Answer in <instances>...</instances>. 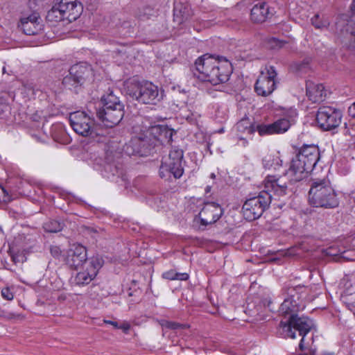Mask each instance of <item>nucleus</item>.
<instances>
[{
  "instance_id": "6e6552de",
  "label": "nucleus",
  "mask_w": 355,
  "mask_h": 355,
  "mask_svg": "<svg viewBox=\"0 0 355 355\" xmlns=\"http://www.w3.org/2000/svg\"><path fill=\"white\" fill-rule=\"evenodd\" d=\"M185 164L184 151L176 146L172 147L168 155L162 157L159 170L160 178L167 180L171 178L180 179L184 174Z\"/></svg>"
},
{
  "instance_id": "f257e3e1",
  "label": "nucleus",
  "mask_w": 355,
  "mask_h": 355,
  "mask_svg": "<svg viewBox=\"0 0 355 355\" xmlns=\"http://www.w3.org/2000/svg\"><path fill=\"white\" fill-rule=\"evenodd\" d=\"M175 131L166 125H147L142 121L132 127L134 135L123 147L128 155H138L146 157L153 153L155 148L160 145L171 144Z\"/></svg>"
},
{
  "instance_id": "9d476101",
  "label": "nucleus",
  "mask_w": 355,
  "mask_h": 355,
  "mask_svg": "<svg viewBox=\"0 0 355 355\" xmlns=\"http://www.w3.org/2000/svg\"><path fill=\"white\" fill-rule=\"evenodd\" d=\"M92 73L91 68L83 64L71 67L69 74L62 80L64 87L75 93H78L87 77Z\"/></svg>"
},
{
  "instance_id": "423d86ee",
  "label": "nucleus",
  "mask_w": 355,
  "mask_h": 355,
  "mask_svg": "<svg viewBox=\"0 0 355 355\" xmlns=\"http://www.w3.org/2000/svg\"><path fill=\"white\" fill-rule=\"evenodd\" d=\"M195 66L198 78L214 85L226 83L233 71L231 62L226 58L209 53L198 58Z\"/></svg>"
},
{
  "instance_id": "473e14b6",
  "label": "nucleus",
  "mask_w": 355,
  "mask_h": 355,
  "mask_svg": "<svg viewBox=\"0 0 355 355\" xmlns=\"http://www.w3.org/2000/svg\"><path fill=\"white\" fill-rule=\"evenodd\" d=\"M311 24L312 25L318 29H322L324 28H327L329 25V23L327 21H322L319 15H315L311 18Z\"/></svg>"
},
{
  "instance_id": "f3484780",
  "label": "nucleus",
  "mask_w": 355,
  "mask_h": 355,
  "mask_svg": "<svg viewBox=\"0 0 355 355\" xmlns=\"http://www.w3.org/2000/svg\"><path fill=\"white\" fill-rule=\"evenodd\" d=\"M39 19V14L37 12H33L27 17H21L18 27L27 35H36L42 28Z\"/></svg>"
},
{
  "instance_id": "a18cd8bd",
  "label": "nucleus",
  "mask_w": 355,
  "mask_h": 355,
  "mask_svg": "<svg viewBox=\"0 0 355 355\" xmlns=\"http://www.w3.org/2000/svg\"><path fill=\"white\" fill-rule=\"evenodd\" d=\"M349 48L355 50V39L349 44Z\"/></svg>"
},
{
  "instance_id": "de8ad7c7",
  "label": "nucleus",
  "mask_w": 355,
  "mask_h": 355,
  "mask_svg": "<svg viewBox=\"0 0 355 355\" xmlns=\"http://www.w3.org/2000/svg\"><path fill=\"white\" fill-rule=\"evenodd\" d=\"M352 110H355V102L352 103V106L349 107V113H352Z\"/></svg>"
},
{
  "instance_id": "bb28decb",
  "label": "nucleus",
  "mask_w": 355,
  "mask_h": 355,
  "mask_svg": "<svg viewBox=\"0 0 355 355\" xmlns=\"http://www.w3.org/2000/svg\"><path fill=\"white\" fill-rule=\"evenodd\" d=\"M51 135L54 141L64 144L67 141L68 137L62 124H55L51 128Z\"/></svg>"
},
{
  "instance_id": "7ed1b4c3",
  "label": "nucleus",
  "mask_w": 355,
  "mask_h": 355,
  "mask_svg": "<svg viewBox=\"0 0 355 355\" xmlns=\"http://www.w3.org/2000/svg\"><path fill=\"white\" fill-rule=\"evenodd\" d=\"M265 189L257 196L248 199L242 207L243 217L248 221L259 218L268 207L272 201V195L284 197L291 193L288 191L287 182L282 177L268 175L264 180Z\"/></svg>"
},
{
  "instance_id": "f8f14e48",
  "label": "nucleus",
  "mask_w": 355,
  "mask_h": 355,
  "mask_svg": "<svg viewBox=\"0 0 355 355\" xmlns=\"http://www.w3.org/2000/svg\"><path fill=\"white\" fill-rule=\"evenodd\" d=\"M69 120L73 130L83 137H87L93 132L94 119L83 111H76L69 114Z\"/></svg>"
},
{
  "instance_id": "f03ea898",
  "label": "nucleus",
  "mask_w": 355,
  "mask_h": 355,
  "mask_svg": "<svg viewBox=\"0 0 355 355\" xmlns=\"http://www.w3.org/2000/svg\"><path fill=\"white\" fill-rule=\"evenodd\" d=\"M304 308L303 302L285 298L278 311L279 315L288 318L286 321L280 322L279 324V334L284 337L295 338L296 337L295 331H298L299 336L302 337L299 344L301 351H304L305 349L304 343L306 334L313 327L312 320L308 317L297 315V313Z\"/></svg>"
},
{
  "instance_id": "09e8293b",
  "label": "nucleus",
  "mask_w": 355,
  "mask_h": 355,
  "mask_svg": "<svg viewBox=\"0 0 355 355\" xmlns=\"http://www.w3.org/2000/svg\"><path fill=\"white\" fill-rule=\"evenodd\" d=\"M11 257H12V261H13L15 263H17L19 261V260H18V259H17V257L16 255L13 254V255H12V256H11Z\"/></svg>"
},
{
  "instance_id": "4c0bfd02",
  "label": "nucleus",
  "mask_w": 355,
  "mask_h": 355,
  "mask_svg": "<svg viewBox=\"0 0 355 355\" xmlns=\"http://www.w3.org/2000/svg\"><path fill=\"white\" fill-rule=\"evenodd\" d=\"M1 296L6 300H12L14 297V294L9 287H5L1 290Z\"/></svg>"
},
{
  "instance_id": "cd10ccee",
  "label": "nucleus",
  "mask_w": 355,
  "mask_h": 355,
  "mask_svg": "<svg viewBox=\"0 0 355 355\" xmlns=\"http://www.w3.org/2000/svg\"><path fill=\"white\" fill-rule=\"evenodd\" d=\"M103 259L101 257L94 256L86 261L84 266H85L87 270L94 272L95 276H96L98 270L103 266Z\"/></svg>"
},
{
  "instance_id": "2eb2a0df",
  "label": "nucleus",
  "mask_w": 355,
  "mask_h": 355,
  "mask_svg": "<svg viewBox=\"0 0 355 355\" xmlns=\"http://www.w3.org/2000/svg\"><path fill=\"white\" fill-rule=\"evenodd\" d=\"M291 125L290 121L286 118L279 119L269 124L256 122L255 132H257L261 137L283 134L290 128Z\"/></svg>"
},
{
  "instance_id": "ddd939ff",
  "label": "nucleus",
  "mask_w": 355,
  "mask_h": 355,
  "mask_svg": "<svg viewBox=\"0 0 355 355\" xmlns=\"http://www.w3.org/2000/svg\"><path fill=\"white\" fill-rule=\"evenodd\" d=\"M223 214L224 209L218 203L206 202L198 215L196 216L195 220H198L200 225L205 230L207 225L216 223Z\"/></svg>"
},
{
  "instance_id": "c9c22d12",
  "label": "nucleus",
  "mask_w": 355,
  "mask_h": 355,
  "mask_svg": "<svg viewBox=\"0 0 355 355\" xmlns=\"http://www.w3.org/2000/svg\"><path fill=\"white\" fill-rule=\"evenodd\" d=\"M275 161H276L277 164H278V159H275L274 156L271 155H267L263 158L262 164L265 168L269 169L273 166Z\"/></svg>"
},
{
  "instance_id": "6ab92c4d",
  "label": "nucleus",
  "mask_w": 355,
  "mask_h": 355,
  "mask_svg": "<svg viewBox=\"0 0 355 355\" xmlns=\"http://www.w3.org/2000/svg\"><path fill=\"white\" fill-rule=\"evenodd\" d=\"M69 20L76 19L80 14L82 6L77 0H59L55 3Z\"/></svg>"
},
{
  "instance_id": "58836bf2",
  "label": "nucleus",
  "mask_w": 355,
  "mask_h": 355,
  "mask_svg": "<svg viewBox=\"0 0 355 355\" xmlns=\"http://www.w3.org/2000/svg\"><path fill=\"white\" fill-rule=\"evenodd\" d=\"M50 252L51 254L56 259H59L62 254V250L59 246L57 245H51L50 247Z\"/></svg>"
},
{
  "instance_id": "72a5a7b5",
  "label": "nucleus",
  "mask_w": 355,
  "mask_h": 355,
  "mask_svg": "<svg viewBox=\"0 0 355 355\" xmlns=\"http://www.w3.org/2000/svg\"><path fill=\"white\" fill-rule=\"evenodd\" d=\"M163 326L165 328L170 329H174V330L184 329H187L189 327V326L188 324H181L179 322H172V321H166L163 324Z\"/></svg>"
},
{
  "instance_id": "393cba45",
  "label": "nucleus",
  "mask_w": 355,
  "mask_h": 355,
  "mask_svg": "<svg viewBox=\"0 0 355 355\" xmlns=\"http://www.w3.org/2000/svg\"><path fill=\"white\" fill-rule=\"evenodd\" d=\"M256 122H252L248 117H243L236 125V130L243 133L252 135L255 132Z\"/></svg>"
},
{
  "instance_id": "412c9836",
  "label": "nucleus",
  "mask_w": 355,
  "mask_h": 355,
  "mask_svg": "<svg viewBox=\"0 0 355 355\" xmlns=\"http://www.w3.org/2000/svg\"><path fill=\"white\" fill-rule=\"evenodd\" d=\"M276 88V81L266 78L262 73L259 76L254 85V90L257 94L262 96H268L272 93Z\"/></svg>"
},
{
  "instance_id": "c85d7f7f",
  "label": "nucleus",
  "mask_w": 355,
  "mask_h": 355,
  "mask_svg": "<svg viewBox=\"0 0 355 355\" xmlns=\"http://www.w3.org/2000/svg\"><path fill=\"white\" fill-rule=\"evenodd\" d=\"M64 19H66V16L61 12V9L59 8L56 3H54L46 15V19L49 21H60Z\"/></svg>"
},
{
  "instance_id": "49530a36",
  "label": "nucleus",
  "mask_w": 355,
  "mask_h": 355,
  "mask_svg": "<svg viewBox=\"0 0 355 355\" xmlns=\"http://www.w3.org/2000/svg\"><path fill=\"white\" fill-rule=\"evenodd\" d=\"M350 8L352 11L355 13V0L352 1Z\"/></svg>"
},
{
  "instance_id": "0eeeda50",
  "label": "nucleus",
  "mask_w": 355,
  "mask_h": 355,
  "mask_svg": "<svg viewBox=\"0 0 355 355\" xmlns=\"http://www.w3.org/2000/svg\"><path fill=\"white\" fill-rule=\"evenodd\" d=\"M309 202L314 207L324 209H333L338 206V198L327 178L313 179L309 191Z\"/></svg>"
},
{
  "instance_id": "4468645a",
  "label": "nucleus",
  "mask_w": 355,
  "mask_h": 355,
  "mask_svg": "<svg viewBox=\"0 0 355 355\" xmlns=\"http://www.w3.org/2000/svg\"><path fill=\"white\" fill-rule=\"evenodd\" d=\"M87 260V249L79 243H73L67 250L64 261L70 268L77 270L84 266Z\"/></svg>"
},
{
  "instance_id": "864d4df0",
  "label": "nucleus",
  "mask_w": 355,
  "mask_h": 355,
  "mask_svg": "<svg viewBox=\"0 0 355 355\" xmlns=\"http://www.w3.org/2000/svg\"><path fill=\"white\" fill-rule=\"evenodd\" d=\"M210 178H211V179H215V178H216V175H215V173H211V175H210Z\"/></svg>"
},
{
  "instance_id": "5fc2aeb1",
  "label": "nucleus",
  "mask_w": 355,
  "mask_h": 355,
  "mask_svg": "<svg viewBox=\"0 0 355 355\" xmlns=\"http://www.w3.org/2000/svg\"><path fill=\"white\" fill-rule=\"evenodd\" d=\"M285 205V203H282V204H279V205H277V207H279V208H282Z\"/></svg>"
},
{
  "instance_id": "c756f323",
  "label": "nucleus",
  "mask_w": 355,
  "mask_h": 355,
  "mask_svg": "<svg viewBox=\"0 0 355 355\" xmlns=\"http://www.w3.org/2000/svg\"><path fill=\"white\" fill-rule=\"evenodd\" d=\"M287 42L285 40H281L276 37H270L266 40V45L268 49L272 50H279L283 48Z\"/></svg>"
},
{
  "instance_id": "37998d69",
  "label": "nucleus",
  "mask_w": 355,
  "mask_h": 355,
  "mask_svg": "<svg viewBox=\"0 0 355 355\" xmlns=\"http://www.w3.org/2000/svg\"><path fill=\"white\" fill-rule=\"evenodd\" d=\"M105 324H111L116 329H118L119 323L116 321H112L110 320H103Z\"/></svg>"
},
{
  "instance_id": "a19ab883",
  "label": "nucleus",
  "mask_w": 355,
  "mask_h": 355,
  "mask_svg": "<svg viewBox=\"0 0 355 355\" xmlns=\"http://www.w3.org/2000/svg\"><path fill=\"white\" fill-rule=\"evenodd\" d=\"M130 328L131 326L130 323L127 321H123V322L119 324L118 329H121L124 334H128Z\"/></svg>"
},
{
  "instance_id": "2f4dec72",
  "label": "nucleus",
  "mask_w": 355,
  "mask_h": 355,
  "mask_svg": "<svg viewBox=\"0 0 355 355\" xmlns=\"http://www.w3.org/2000/svg\"><path fill=\"white\" fill-rule=\"evenodd\" d=\"M153 10L148 6L139 9L136 13V17L139 20H146L153 15Z\"/></svg>"
},
{
  "instance_id": "39448f33",
  "label": "nucleus",
  "mask_w": 355,
  "mask_h": 355,
  "mask_svg": "<svg viewBox=\"0 0 355 355\" xmlns=\"http://www.w3.org/2000/svg\"><path fill=\"white\" fill-rule=\"evenodd\" d=\"M195 66L198 78L214 85L226 83L233 71L231 62L226 58L209 53L198 58Z\"/></svg>"
},
{
  "instance_id": "aec40b11",
  "label": "nucleus",
  "mask_w": 355,
  "mask_h": 355,
  "mask_svg": "<svg viewBox=\"0 0 355 355\" xmlns=\"http://www.w3.org/2000/svg\"><path fill=\"white\" fill-rule=\"evenodd\" d=\"M306 96L313 103L323 101L327 96V91L322 84H315L311 81L306 83Z\"/></svg>"
},
{
  "instance_id": "3c124183",
  "label": "nucleus",
  "mask_w": 355,
  "mask_h": 355,
  "mask_svg": "<svg viewBox=\"0 0 355 355\" xmlns=\"http://www.w3.org/2000/svg\"><path fill=\"white\" fill-rule=\"evenodd\" d=\"M211 187L210 186H207V187L205 188V192H206V193H209V192H210V191H211Z\"/></svg>"
},
{
  "instance_id": "ea45409f",
  "label": "nucleus",
  "mask_w": 355,
  "mask_h": 355,
  "mask_svg": "<svg viewBox=\"0 0 355 355\" xmlns=\"http://www.w3.org/2000/svg\"><path fill=\"white\" fill-rule=\"evenodd\" d=\"M176 271L175 270H169L164 272L162 275V278L168 280H175Z\"/></svg>"
},
{
  "instance_id": "1a4fd4ad",
  "label": "nucleus",
  "mask_w": 355,
  "mask_h": 355,
  "mask_svg": "<svg viewBox=\"0 0 355 355\" xmlns=\"http://www.w3.org/2000/svg\"><path fill=\"white\" fill-rule=\"evenodd\" d=\"M128 94L143 104L156 105L163 98L159 87L151 82L132 83L128 87Z\"/></svg>"
},
{
  "instance_id": "8fccbe9b",
  "label": "nucleus",
  "mask_w": 355,
  "mask_h": 355,
  "mask_svg": "<svg viewBox=\"0 0 355 355\" xmlns=\"http://www.w3.org/2000/svg\"><path fill=\"white\" fill-rule=\"evenodd\" d=\"M304 355H316V354H315V351H312V352H310L309 354L308 353H304Z\"/></svg>"
},
{
  "instance_id": "b1692460",
  "label": "nucleus",
  "mask_w": 355,
  "mask_h": 355,
  "mask_svg": "<svg viewBox=\"0 0 355 355\" xmlns=\"http://www.w3.org/2000/svg\"><path fill=\"white\" fill-rule=\"evenodd\" d=\"M95 277L94 273L87 270L85 268V270L76 273L73 277V282L79 286H85L89 284Z\"/></svg>"
},
{
  "instance_id": "79ce46f5",
  "label": "nucleus",
  "mask_w": 355,
  "mask_h": 355,
  "mask_svg": "<svg viewBox=\"0 0 355 355\" xmlns=\"http://www.w3.org/2000/svg\"><path fill=\"white\" fill-rule=\"evenodd\" d=\"M189 278V275L187 272H176L175 280L187 281Z\"/></svg>"
},
{
  "instance_id": "f704fd0d",
  "label": "nucleus",
  "mask_w": 355,
  "mask_h": 355,
  "mask_svg": "<svg viewBox=\"0 0 355 355\" xmlns=\"http://www.w3.org/2000/svg\"><path fill=\"white\" fill-rule=\"evenodd\" d=\"M344 134L345 135L355 136V119H352L349 120L347 123H345Z\"/></svg>"
},
{
  "instance_id": "7c9ffc66",
  "label": "nucleus",
  "mask_w": 355,
  "mask_h": 355,
  "mask_svg": "<svg viewBox=\"0 0 355 355\" xmlns=\"http://www.w3.org/2000/svg\"><path fill=\"white\" fill-rule=\"evenodd\" d=\"M63 225L56 220H52L45 223L44 229L49 232H58L62 230Z\"/></svg>"
},
{
  "instance_id": "4be33fe9",
  "label": "nucleus",
  "mask_w": 355,
  "mask_h": 355,
  "mask_svg": "<svg viewBox=\"0 0 355 355\" xmlns=\"http://www.w3.org/2000/svg\"><path fill=\"white\" fill-rule=\"evenodd\" d=\"M190 10L181 3L175 4L173 8V20L180 25L190 17Z\"/></svg>"
},
{
  "instance_id": "20e7f679",
  "label": "nucleus",
  "mask_w": 355,
  "mask_h": 355,
  "mask_svg": "<svg viewBox=\"0 0 355 355\" xmlns=\"http://www.w3.org/2000/svg\"><path fill=\"white\" fill-rule=\"evenodd\" d=\"M320 153L317 145L303 144L295 150L288 168L284 173V178L289 184H294L306 178L313 171L320 160Z\"/></svg>"
},
{
  "instance_id": "603ef678",
  "label": "nucleus",
  "mask_w": 355,
  "mask_h": 355,
  "mask_svg": "<svg viewBox=\"0 0 355 355\" xmlns=\"http://www.w3.org/2000/svg\"><path fill=\"white\" fill-rule=\"evenodd\" d=\"M1 189H2V191H3L4 194L8 195V191H6V189L3 187L1 186Z\"/></svg>"
},
{
  "instance_id": "e433bc0d",
  "label": "nucleus",
  "mask_w": 355,
  "mask_h": 355,
  "mask_svg": "<svg viewBox=\"0 0 355 355\" xmlns=\"http://www.w3.org/2000/svg\"><path fill=\"white\" fill-rule=\"evenodd\" d=\"M267 73L266 75L263 74V76H265L268 79H270L272 80H275V78L277 77V71L273 66H269L266 68Z\"/></svg>"
},
{
  "instance_id": "a878e982",
  "label": "nucleus",
  "mask_w": 355,
  "mask_h": 355,
  "mask_svg": "<svg viewBox=\"0 0 355 355\" xmlns=\"http://www.w3.org/2000/svg\"><path fill=\"white\" fill-rule=\"evenodd\" d=\"M303 287L301 286H286L282 289L284 295H286V298L295 300V301L302 302V291Z\"/></svg>"
},
{
  "instance_id": "6e6d98bb",
  "label": "nucleus",
  "mask_w": 355,
  "mask_h": 355,
  "mask_svg": "<svg viewBox=\"0 0 355 355\" xmlns=\"http://www.w3.org/2000/svg\"><path fill=\"white\" fill-rule=\"evenodd\" d=\"M353 117H355V110H352V113H349Z\"/></svg>"
},
{
  "instance_id": "dca6fc26",
  "label": "nucleus",
  "mask_w": 355,
  "mask_h": 355,
  "mask_svg": "<svg viewBox=\"0 0 355 355\" xmlns=\"http://www.w3.org/2000/svg\"><path fill=\"white\" fill-rule=\"evenodd\" d=\"M96 116L105 126L112 128L119 124L123 118L124 108L118 105L116 109L98 110Z\"/></svg>"
},
{
  "instance_id": "4d7b16f0",
  "label": "nucleus",
  "mask_w": 355,
  "mask_h": 355,
  "mask_svg": "<svg viewBox=\"0 0 355 355\" xmlns=\"http://www.w3.org/2000/svg\"><path fill=\"white\" fill-rule=\"evenodd\" d=\"M20 315H15V314H13V318H20Z\"/></svg>"
},
{
  "instance_id": "a211bd4d",
  "label": "nucleus",
  "mask_w": 355,
  "mask_h": 355,
  "mask_svg": "<svg viewBox=\"0 0 355 355\" xmlns=\"http://www.w3.org/2000/svg\"><path fill=\"white\" fill-rule=\"evenodd\" d=\"M273 15V9L266 2H259L251 9L250 19L254 23L261 24L270 19Z\"/></svg>"
},
{
  "instance_id": "5701e85b",
  "label": "nucleus",
  "mask_w": 355,
  "mask_h": 355,
  "mask_svg": "<svg viewBox=\"0 0 355 355\" xmlns=\"http://www.w3.org/2000/svg\"><path fill=\"white\" fill-rule=\"evenodd\" d=\"M102 102L103 106L101 110L116 109L118 105L121 108H124V105L120 101L119 97L113 94L112 91L102 97Z\"/></svg>"
},
{
  "instance_id": "c03bdc74",
  "label": "nucleus",
  "mask_w": 355,
  "mask_h": 355,
  "mask_svg": "<svg viewBox=\"0 0 355 355\" xmlns=\"http://www.w3.org/2000/svg\"><path fill=\"white\" fill-rule=\"evenodd\" d=\"M334 248H330L329 250H328V252H327V254L331 255V256H334V255H336L337 253L335 252V251H334Z\"/></svg>"
},
{
  "instance_id": "13d9d810",
  "label": "nucleus",
  "mask_w": 355,
  "mask_h": 355,
  "mask_svg": "<svg viewBox=\"0 0 355 355\" xmlns=\"http://www.w3.org/2000/svg\"><path fill=\"white\" fill-rule=\"evenodd\" d=\"M351 33H352V35H354V31H352Z\"/></svg>"
},
{
  "instance_id": "9b49d317",
  "label": "nucleus",
  "mask_w": 355,
  "mask_h": 355,
  "mask_svg": "<svg viewBox=\"0 0 355 355\" xmlns=\"http://www.w3.org/2000/svg\"><path fill=\"white\" fill-rule=\"evenodd\" d=\"M342 114L340 110L330 106H321L316 114L318 126L323 130L336 128L341 122Z\"/></svg>"
}]
</instances>
